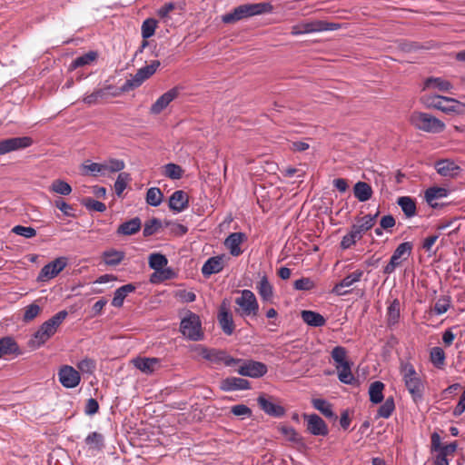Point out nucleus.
<instances>
[{
  "label": "nucleus",
  "mask_w": 465,
  "mask_h": 465,
  "mask_svg": "<svg viewBox=\"0 0 465 465\" xmlns=\"http://www.w3.org/2000/svg\"><path fill=\"white\" fill-rule=\"evenodd\" d=\"M67 315V311L63 310L42 323L29 340V346L37 349L44 345L56 332L57 328L62 324Z\"/></svg>",
  "instance_id": "obj_1"
},
{
  "label": "nucleus",
  "mask_w": 465,
  "mask_h": 465,
  "mask_svg": "<svg viewBox=\"0 0 465 465\" xmlns=\"http://www.w3.org/2000/svg\"><path fill=\"white\" fill-rule=\"evenodd\" d=\"M272 8V6L269 3L241 5L235 7L232 12L223 15L222 21L224 24L232 25L242 19L270 12Z\"/></svg>",
  "instance_id": "obj_2"
},
{
  "label": "nucleus",
  "mask_w": 465,
  "mask_h": 465,
  "mask_svg": "<svg viewBox=\"0 0 465 465\" xmlns=\"http://www.w3.org/2000/svg\"><path fill=\"white\" fill-rule=\"evenodd\" d=\"M179 331L188 341H200L204 339L200 316L191 311H187L182 318Z\"/></svg>",
  "instance_id": "obj_3"
},
{
  "label": "nucleus",
  "mask_w": 465,
  "mask_h": 465,
  "mask_svg": "<svg viewBox=\"0 0 465 465\" xmlns=\"http://www.w3.org/2000/svg\"><path fill=\"white\" fill-rule=\"evenodd\" d=\"M192 350L197 351L204 360L215 364L232 367L242 361V359L233 358L224 350L208 348L203 344H194L192 346Z\"/></svg>",
  "instance_id": "obj_4"
},
{
  "label": "nucleus",
  "mask_w": 465,
  "mask_h": 465,
  "mask_svg": "<svg viewBox=\"0 0 465 465\" xmlns=\"http://www.w3.org/2000/svg\"><path fill=\"white\" fill-rule=\"evenodd\" d=\"M331 355L338 370L339 381L344 384H352L355 378L351 372V363L347 360V350L342 346H336Z\"/></svg>",
  "instance_id": "obj_5"
},
{
  "label": "nucleus",
  "mask_w": 465,
  "mask_h": 465,
  "mask_svg": "<svg viewBox=\"0 0 465 465\" xmlns=\"http://www.w3.org/2000/svg\"><path fill=\"white\" fill-rule=\"evenodd\" d=\"M410 122L415 128L427 133L438 134L445 129L442 121L423 112H413L410 116Z\"/></svg>",
  "instance_id": "obj_6"
},
{
  "label": "nucleus",
  "mask_w": 465,
  "mask_h": 465,
  "mask_svg": "<svg viewBox=\"0 0 465 465\" xmlns=\"http://www.w3.org/2000/svg\"><path fill=\"white\" fill-rule=\"evenodd\" d=\"M235 303L239 306L236 312L242 318L255 317L259 312V303L254 293L248 289L241 291V296L235 299Z\"/></svg>",
  "instance_id": "obj_7"
},
{
  "label": "nucleus",
  "mask_w": 465,
  "mask_h": 465,
  "mask_svg": "<svg viewBox=\"0 0 465 465\" xmlns=\"http://www.w3.org/2000/svg\"><path fill=\"white\" fill-rule=\"evenodd\" d=\"M160 65V61L153 60L150 64H146L140 68L134 75L124 82L123 84V90L129 92L138 88L144 81L149 79L156 72Z\"/></svg>",
  "instance_id": "obj_8"
},
{
  "label": "nucleus",
  "mask_w": 465,
  "mask_h": 465,
  "mask_svg": "<svg viewBox=\"0 0 465 465\" xmlns=\"http://www.w3.org/2000/svg\"><path fill=\"white\" fill-rule=\"evenodd\" d=\"M412 249L413 244L411 242H404L399 244L394 250L390 262L384 266L383 273L387 275L391 274L401 265V259L407 260L411 256Z\"/></svg>",
  "instance_id": "obj_9"
},
{
  "label": "nucleus",
  "mask_w": 465,
  "mask_h": 465,
  "mask_svg": "<svg viewBox=\"0 0 465 465\" xmlns=\"http://www.w3.org/2000/svg\"><path fill=\"white\" fill-rule=\"evenodd\" d=\"M126 92L127 91L123 90V85L121 87H117L113 84H108L103 88L94 90L90 94H86L83 101L84 104L92 105L98 103L99 100L107 99L109 97H117L121 94Z\"/></svg>",
  "instance_id": "obj_10"
},
{
  "label": "nucleus",
  "mask_w": 465,
  "mask_h": 465,
  "mask_svg": "<svg viewBox=\"0 0 465 465\" xmlns=\"http://www.w3.org/2000/svg\"><path fill=\"white\" fill-rule=\"evenodd\" d=\"M239 364L238 374L245 377L258 379L264 376L268 371L265 363L254 360H243Z\"/></svg>",
  "instance_id": "obj_11"
},
{
  "label": "nucleus",
  "mask_w": 465,
  "mask_h": 465,
  "mask_svg": "<svg viewBox=\"0 0 465 465\" xmlns=\"http://www.w3.org/2000/svg\"><path fill=\"white\" fill-rule=\"evenodd\" d=\"M67 258L61 256L45 264L40 271L37 280L45 282L56 277L67 265Z\"/></svg>",
  "instance_id": "obj_12"
},
{
  "label": "nucleus",
  "mask_w": 465,
  "mask_h": 465,
  "mask_svg": "<svg viewBox=\"0 0 465 465\" xmlns=\"http://www.w3.org/2000/svg\"><path fill=\"white\" fill-rule=\"evenodd\" d=\"M34 143L30 136L11 137L0 140V155L8 153L23 150L30 147Z\"/></svg>",
  "instance_id": "obj_13"
},
{
  "label": "nucleus",
  "mask_w": 465,
  "mask_h": 465,
  "mask_svg": "<svg viewBox=\"0 0 465 465\" xmlns=\"http://www.w3.org/2000/svg\"><path fill=\"white\" fill-rule=\"evenodd\" d=\"M306 420V429L313 436H327L329 433L328 426L318 414H303Z\"/></svg>",
  "instance_id": "obj_14"
},
{
  "label": "nucleus",
  "mask_w": 465,
  "mask_h": 465,
  "mask_svg": "<svg viewBox=\"0 0 465 465\" xmlns=\"http://www.w3.org/2000/svg\"><path fill=\"white\" fill-rule=\"evenodd\" d=\"M58 379L64 388L73 389L80 383L81 376L74 367L64 365L58 371Z\"/></svg>",
  "instance_id": "obj_15"
},
{
  "label": "nucleus",
  "mask_w": 465,
  "mask_h": 465,
  "mask_svg": "<svg viewBox=\"0 0 465 465\" xmlns=\"http://www.w3.org/2000/svg\"><path fill=\"white\" fill-rule=\"evenodd\" d=\"M403 381L412 401L415 403L420 402L423 400L425 385L420 375L414 378L406 379Z\"/></svg>",
  "instance_id": "obj_16"
},
{
  "label": "nucleus",
  "mask_w": 465,
  "mask_h": 465,
  "mask_svg": "<svg viewBox=\"0 0 465 465\" xmlns=\"http://www.w3.org/2000/svg\"><path fill=\"white\" fill-rule=\"evenodd\" d=\"M247 240L244 232H237L230 233L224 240V246L229 250L230 254L233 257L240 256L243 251L241 244Z\"/></svg>",
  "instance_id": "obj_17"
},
{
  "label": "nucleus",
  "mask_w": 465,
  "mask_h": 465,
  "mask_svg": "<svg viewBox=\"0 0 465 465\" xmlns=\"http://www.w3.org/2000/svg\"><path fill=\"white\" fill-rule=\"evenodd\" d=\"M257 402L261 410L267 415L274 418H282L285 414V409L277 402L272 401L271 399L266 398L264 395H260L257 398Z\"/></svg>",
  "instance_id": "obj_18"
},
{
  "label": "nucleus",
  "mask_w": 465,
  "mask_h": 465,
  "mask_svg": "<svg viewBox=\"0 0 465 465\" xmlns=\"http://www.w3.org/2000/svg\"><path fill=\"white\" fill-rule=\"evenodd\" d=\"M251 389L248 380L239 377H227L220 382V390L223 391H247Z\"/></svg>",
  "instance_id": "obj_19"
},
{
  "label": "nucleus",
  "mask_w": 465,
  "mask_h": 465,
  "mask_svg": "<svg viewBox=\"0 0 465 465\" xmlns=\"http://www.w3.org/2000/svg\"><path fill=\"white\" fill-rule=\"evenodd\" d=\"M178 87H173L165 92L152 104L150 108L151 114H159L162 113L169 105V104L178 96Z\"/></svg>",
  "instance_id": "obj_20"
},
{
  "label": "nucleus",
  "mask_w": 465,
  "mask_h": 465,
  "mask_svg": "<svg viewBox=\"0 0 465 465\" xmlns=\"http://www.w3.org/2000/svg\"><path fill=\"white\" fill-rule=\"evenodd\" d=\"M363 273L364 272L362 270H356L353 272L348 274L341 282L334 285L332 292L339 296L348 294L350 292L343 291V288L351 287L355 282H360Z\"/></svg>",
  "instance_id": "obj_21"
},
{
  "label": "nucleus",
  "mask_w": 465,
  "mask_h": 465,
  "mask_svg": "<svg viewBox=\"0 0 465 465\" xmlns=\"http://www.w3.org/2000/svg\"><path fill=\"white\" fill-rule=\"evenodd\" d=\"M168 206L176 213H182L189 206V196L185 192L177 190L170 196Z\"/></svg>",
  "instance_id": "obj_22"
},
{
  "label": "nucleus",
  "mask_w": 465,
  "mask_h": 465,
  "mask_svg": "<svg viewBox=\"0 0 465 465\" xmlns=\"http://www.w3.org/2000/svg\"><path fill=\"white\" fill-rule=\"evenodd\" d=\"M463 107V104L456 99L442 95L436 109L444 114H451L462 113Z\"/></svg>",
  "instance_id": "obj_23"
},
{
  "label": "nucleus",
  "mask_w": 465,
  "mask_h": 465,
  "mask_svg": "<svg viewBox=\"0 0 465 465\" xmlns=\"http://www.w3.org/2000/svg\"><path fill=\"white\" fill-rule=\"evenodd\" d=\"M223 256L210 257L202 267V274L204 277H209L212 274L219 273L223 270Z\"/></svg>",
  "instance_id": "obj_24"
},
{
  "label": "nucleus",
  "mask_w": 465,
  "mask_h": 465,
  "mask_svg": "<svg viewBox=\"0 0 465 465\" xmlns=\"http://www.w3.org/2000/svg\"><path fill=\"white\" fill-rule=\"evenodd\" d=\"M20 350L15 340L11 336H5L0 338V359L5 355H21Z\"/></svg>",
  "instance_id": "obj_25"
},
{
  "label": "nucleus",
  "mask_w": 465,
  "mask_h": 465,
  "mask_svg": "<svg viewBox=\"0 0 465 465\" xmlns=\"http://www.w3.org/2000/svg\"><path fill=\"white\" fill-rule=\"evenodd\" d=\"M218 322L223 331L226 335H232L234 331V322L232 313L225 306H221L218 314Z\"/></svg>",
  "instance_id": "obj_26"
},
{
  "label": "nucleus",
  "mask_w": 465,
  "mask_h": 465,
  "mask_svg": "<svg viewBox=\"0 0 465 465\" xmlns=\"http://www.w3.org/2000/svg\"><path fill=\"white\" fill-rule=\"evenodd\" d=\"M378 214H379V212H377L373 215L367 214L361 218H359L357 220V223L355 224L351 225V228L362 238V236L365 234V232H368L369 230H371L374 226Z\"/></svg>",
  "instance_id": "obj_27"
},
{
  "label": "nucleus",
  "mask_w": 465,
  "mask_h": 465,
  "mask_svg": "<svg viewBox=\"0 0 465 465\" xmlns=\"http://www.w3.org/2000/svg\"><path fill=\"white\" fill-rule=\"evenodd\" d=\"M256 290L264 302H272L274 296L273 287L270 283L266 274L261 277L260 282L256 284Z\"/></svg>",
  "instance_id": "obj_28"
},
{
  "label": "nucleus",
  "mask_w": 465,
  "mask_h": 465,
  "mask_svg": "<svg viewBox=\"0 0 465 465\" xmlns=\"http://www.w3.org/2000/svg\"><path fill=\"white\" fill-rule=\"evenodd\" d=\"M449 195V190L443 187H430L425 191V200L428 204L436 209L439 207L437 203H434L437 199L445 198Z\"/></svg>",
  "instance_id": "obj_29"
},
{
  "label": "nucleus",
  "mask_w": 465,
  "mask_h": 465,
  "mask_svg": "<svg viewBox=\"0 0 465 465\" xmlns=\"http://www.w3.org/2000/svg\"><path fill=\"white\" fill-rule=\"evenodd\" d=\"M135 289H136V287L133 283H128V284H125V285H123V286L117 288L114 291L111 304L115 308H121L124 304V299L126 298V296L129 293L134 292L135 291Z\"/></svg>",
  "instance_id": "obj_30"
},
{
  "label": "nucleus",
  "mask_w": 465,
  "mask_h": 465,
  "mask_svg": "<svg viewBox=\"0 0 465 465\" xmlns=\"http://www.w3.org/2000/svg\"><path fill=\"white\" fill-rule=\"evenodd\" d=\"M98 58V53L96 51H89L88 53L77 56L69 64V71H74L77 68L84 67L86 65H90Z\"/></svg>",
  "instance_id": "obj_31"
},
{
  "label": "nucleus",
  "mask_w": 465,
  "mask_h": 465,
  "mask_svg": "<svg viewBox=\"0 0 465 465\" xmlns=\"http://www.w3.org/2000/svg\"><path fill=\"white\" fill-rule=\"evenodd\" d=\"M142 221L139 217L132 218L121 223L116 231L121 235H133L141 230Z\"/></svg>",
  "instance_id": "obj_32"
},
{
  "label": "nucleus",
  "mask_w": 465,
  "mask_h": 465,
  "mask_svg": "<svg viewBox=\"0 0 465 465\" xmlns=\"http://www.w3.org/2000/svg\"><path fill=\"white\" fill-rule=\"evenodd\" d=\"M452 87L449 81H446L440 77H429L425 79L423 83L422 90L435 89L440 92H447Z\"/></svg>",
  "instance_id": "obj_33"
},
{
  "label": "nucleus",
  "mask_w": 465,
  "mask_h": 465,
  "mask_svg": "<svg viewBox=\"0 0 465 465\" xmlns=\"http://www.w3.org/2000/svg\"><path fill=\"white\" fill-rule=\"evenodd\" d=\"M397 204L401 207L407 218L416 215V200L411 196H401L397 199Z\"/></svg>",
  "instance_id": "obj_34"
},
{
  "label": "nucleus",
  "mask_w": 465,
  "mask_h": 465,
  "mask_svg": "<svg viewBox=\"0 0 465 465\" xmlns=\"http://www.w3.org/2000/svg\"><path fill=\"white\" fill-rule=\"evenodd\" d=\"M134 366L141 371L150 374L153 373L160 364L158 358H137L134 361Z\"/></svg>",
  "instance_id": "obj_35"
},
{
  "label": "nucleus",
  "mask_w": 465,
  "mask_h": 465,
  "mask_svg": "<svg viewBox=\"0 0 465 465\" xmlns=\"http://www.w3.org/2000/svg\"><path fill=\"white\" fill-rule=\"evenodd\" d=\"M84 443L88 446L89 450L100 452L104 448V437L102 433L93 431L84 439Z\"/></svg>",
  "instance_id": "obj_36"
},
{
  "label": "nucleus",
  "mask_w": 465,
  "mask_h": 465,
  "mask_svg": "<svg viewBox=\"0 0 465 465\" xmlns=\"http://www.w3.org/2000/svg\"><path fill=\"white\" fill-rule=\"evenodd\" d=\"M302 319L312 327H322L326 323V319L321 313L310 310L302 312Z\"/></svg>",
  "instance_id": "obj_37"
},
{
  "label": "nucleus",
  "mask_w": 465,
  "mask_h": 465,
  "mask_svg": "<svg viewBox=\"0 0 465 465\" xmlns=\"http://www.w3.org/2000/svg\"><path fill=\"white\" fill-rule=\"evenodd\" d=\"M312 404L313 408L319 411L326 418L331 419L333 420L338 419V416L332 410V405L326 400L322 398L313 399Z\"/></svg>",
  "instance_id": "obj_38"
},
{
  "label": "nucleus",
  "mask_w": 465,
  "mask_h": 465,
  "mask_svg": "<svg viewBox=\"0 0 465 465\" xmlns=\"http://www.w3.org/2000/svg\"><path fill=\"white\" fill-rule=\"evenodd\" d=\"M353 193L360 202L363 203L371 198L373 192L369 183L359 181L353 186Z\"/></svg>",
  "instance_id": "obj_39"
},
{
  "label": "nucleus",
  "mask_w": 465,
  "mask_h": 465,
  "mask_svg": "<svg viewBox=\"0 0 465 465\" xmlns=\"http://www.w3.org/2000/svg\"><path fill=\"white\" fill-rule=\"evenodd\" d=\"M437 173L441 176L452 177L457 173L460 169L452 161L450 160H440L435 163Z\"/></svg>",
  "instance_id": "obj_40"
},
{
  "label": "nucleus",
  "mask_w": 465,
  "mask_h": 465,
  "mask_svg": "<svg viewBox=\"0 0 465 465\" xmlns=\"http://www.w3.org/2000/svg\"><path fill=\"white\" fill-rule=\"evenodd\" d=\"M180 14V9L174 3H166L157 11L158 16L166 24V26H171L172 25L168 24V21L173 19L174 15Z\"/></svg>",
  "instance_id": "obj_41"
},
{
  "label": "nucleus",
  "mask_w": 465,
  "mask_h": 465,
  "mask_svg": "<svg viewBox=\"0 0 465 465\" xmlns=\"http://www.w3.org/2000/svg\"><path fill=\"white\" fill-rule=\"evenodd\" d=\"M387 323L388 326H394L399 322L401 317V302L398 299H394L387 308Z\"/></svg>",
  "instance_id": "obj_42"
},
{
  "label": "nucleus",
  "mask_w": 465,
  "mask_h": 465,
  "mask_svg": "<svg viewBox=\"0 0 465 465\" xmlns=\"http://www.w3.org/2000/svg\"><path fill=\"white\" fill-rule=\"evenodd\" d=\"M125 257V254L122 251L114 249H109L103 252V260L108 266H116L120 264Z\"/></svg>",
  "instance_id": "obj_43"
},
{
  "label": "nucleus",
  "mask_w": 465,
  "mask_h": 465,
  "mask_svg": "<svg viewBox=\"0 0 465 465\" xmlns=\"http://www.w3.org/2000/svg\"><path fill=\"white\" fill-rule=\"evenodd\" d=\"M384 383L377 381L372 382L370 385L369 388V395H370V401L373 404H379L382 402L384 396H383V390H384Z\"/></svg>",
  "instance_id": "obj_44"
},
{
  "label": "nucleus",
  "mask_w": 465,
  "mask_h": 465,
  "mask_svg": "<svg viewBox=\"0 0 465 465\" xmlns=\"http://www.w3.org/2000/svg\"><path fill=\"white\" fill-rule=\"evenodd\" d=\"M168 259L160 252H153L149 255L148 264L152 270L159 272L167 265Z\"/></svg>",
  "instance_id": "obj_45"
},
{
  "label": "nucleus",
  "mask_w": 465,
  "mask_h": 465,
  "mask_svg": "<svg viewBox=\"0 0 465 465\" xmlns=\"http://www.w3.org/2000/svg\"><path fill=\"white\" fill-rule=\"evenodd\" d=\"M395 410V402L393 397H388L377 411V418L388 419L391 416Z\"/></svg>",
  "instance_id": "obj_46"
},
{
  "label": "nucleus",
  "mask_w": 465,
  "mask_h": 465,
  "mask_svg": "<svg viewBox=\"0 0 465 465\" xmlns=\"http://www.w3.org/2000/svg\"><path fill=\"white\" fill-rule=\"evenodd\" d=\"M164 225L162 221L158 218H152L146 221L143 224V235L149 237L156 233L162 226Z\"/></svg>",
  "instance_id": "obj_47"
},
{
  "label": "nucleus",
  "mask_w": 465,
  "mask_h": 465,
  "mask_svg": "<svg viewBox=\"0 0 465 465\" xmlns=\"http://www.w3.org/2000/svg\"><path fill=\"white\" fill-rule=\"evenodd\" d=\"M430 359L434 367L442 369L445 364V352L440 347H433L430 350Z\"/></svg>",
  "instance_id": "obj_48"
},
{
  "label": "nucleus",
  "mask_w": 465,
  "mask_h": 465,
  "mask_svg": "<svg viewBox=\"0 0 465 465\" xmlns=\"http://www.w3.org/2000/svg\"><path fill=\"white\" fill-rule=\"evenodd\" d=\"M163 194L157 187H151L146 193V203L153 207H157L163 202Z\"/></svg>",
  "instance_id": "obj_49"
},
{
  "label": "nucleus",
  "mask_w": 465,
  "mask_h": 465,
  "mask_svg": "<svg viewBox=\"0 0 465 465\" xmlns=\"http://www.w3.org/2000/svg\"><path fill=\"white\" fill-rule=\"evenodd\" d=\"M132 180L130 173L122 172L118 174L114 183V191L117 196H121L126 189L129 182Z\"/></svg>",
  "instance_id": "obj_50"
},
{
  "label": "nucleus",
  "mask_w": 465,
  "mask_h": 465,
  "mask_svg": "<svg viewBox=\"0 0 465 465\" xmlns=\"http://www.w3.org/2000/svg\"><path fill=\"white\" fill-rule=\"evenodd\" d=\"M183 168L173 163H166L164 165V175L173 180H179L183 177Z\"/></svg>",
  "instance_id": "obj_51"
},
{
  "label": "nucleus",
  "mask_w": 465,
  "mask_h": 465,
  "mask_svg": "<svg viewBox=\"0 0 465 465\" xmlns=\"http://www.w3.org/2000/svg\"><path fill=\"white\" fill-rule=\"evenodd\" d=\"M341 25L335 23H328L322 20H315L303 25V29H341Z\"/></svg>",
  "instance_id": "obj_52"
},
{
  "label": "nucleus",
  "mask_w": 465,
  "mask_h": 465,
  "mask_svg": "<svg viewBox=\"0 0 465 465\" xmlns=\"http://www.w3.org/2000/svg\"><path fill=\"white\" fill-rule=\"evenodd\" d=\"M361 239V235H359L351 227L350 232L345 234L341 241V248L342 250L350 249L352 245H354L358 241Z\"/></svg>",
  "instance_id": "obj_53"
},
{
  "label": "nucleus",
  "mask_w": 465,
  "mask_h": 465,
  "mask_svg": "<svg viewBox=\"0 0 465 465\" xmlns=\"http://www.w3.org/2000/svg\"><path fill=\"white\" fill-rule=\"evenodd\" d=\"M51 190L61 195H68L72 192V187L65 181L58 179L52 183Z\"/></svg>",
  "instance_id": "obj_54"
},
{
  "label": "nucleus",
  "mask_w": 465,
  "mask_h": 465,
  "mask_svg": "<svg viewBox=\"0 0 465 465\" xmlns=\"http://www.w3.org/2000/svg\"><path fill=\"white\" fill-rule=\"evenodd\" d=\"M281 433L286 437V439L292 443H302V436L295 430L294 428L290 426H282L280 428Z\"/></svg>",
  "instance_id": "obj_55"
},
{
  "label": "nucleus",
  "mask_w": 465,
  "mask_h": 465,
  "mask_svg": "<svg viewBox=\"0 0 465 465\" xmlns=\"http://www.w3.org/2000/svg\"><path fill=\"white\" fill-rule=\"evenodd\" d=\"M442 95L435 94H426L420 96V103L426 108L436 109L439 102H440V98Z\"/></svg>",
  "instance_id": "obj_56"
},
{
  "label": "nucleus",
  "mask_w": 465,
  "mask_h": 465,
  "mask_svg": "<svg viewBox=\"0 0 465 465\" xmlns=\"http://www.w3.org/2000/svg\"><path fill=\"white\" fill-rule=\"evenodd\" d=\"M83 204L89 211H95L98 213H103L106 210V205L97 200H94L92 197H86L83 200Z\"/></svg>",
  "instance_id": "obj_57"
},
{
  "label": "nucleus",
  "mask_w": 465,
  "mask_h": 465,
  "mask_svg": "<svg viewBox=\"0 0 465 465\" xmlns=\"http://www.w3.org/2000/svg\"><path fill=\"white\" fill-rule=\"evenodd\" d=\"M450 297L448 295L440 297L434 305V312L437 315L445 313L450 306Z\"/></svg>",
  "instance_id": "obj_58"
},
{
  "label": "nucleus",
  "mask_w": 465,
  "mask_h": 465,
  "mask_svg": "<svg viewBox=\"0 0 465 465\" xmlns=\"http://www.w3.org/2000/svg\"><path fill=\"white\" fill-rule=\"evenodd\" d=\"M77 368L83 373L93 374L96 369V362L93 359L84 358L77 363Z\"/></svg>",
  "instance_id": "obj_59"
},
{
  "label": "nucleus",
  "mask_w": 465,
  "mask_h": 465,
  "mask_svg": "<svg viewBox=\"0 0 465 465\" xmlns=\"http://www.w3.org/2000/svg\"><path fill=\"white\" fill-rule=\"evenodd\" d=\"M11 231L16 235L23 236L26 239L33 238L36 235L35 229L30 226L26 227L23 225H15L12 228Z\"/></svg>",
  "instance_id": "obj_60"
},
{
  "label": "nucleus",
  "mask_w": 465,
  "mask_h": 465,
  "mask_svg": "<svg viewBox=\"0 0 465 465\" xmlns=\"http://www.w3.org/2000/svg\"><path fill=\"white\" fill-rule=\"evenodd\" d=\"M164 226L170 227L171 233L174 236H183L188 232L185 225L171 221H164Z\"/></svg>",
  "instance_id": "obj_61"
},
{
  "label": "nucleus",
  "mask_w": 465,
  "mask_h": 465,
  "mask_svg": "<svg viewBox=\"0 0 465 465\" xmlns=\"http://www.w3.org/2000/svg\"><path fill=\"white\" fill-rule=\"evenodd\" d=\"M41 308L39 305L35 303H31L30 305L25 308V312L23 316V320L25 322L33 321L37 315L40 313Z\"/></svg>",
  "instance_id": "obj_62"
},
{
  "label": "nucleus",
  "mask_w": 465,
  "mask_h": 465,
  "mask_svg": "<svg viewBox=\"0 0 465 465\" xmlns=\"http://www.w3.org/2000/svg\"><path fill=\"white\" fill-rule=\"evenodd\" d=\"M54 206L59 209L64 215L68 217H74L75 214L74 213V207L64 202L62 198H58L54 203Z\"/></svg>",
  "instance_id": "obj_63"
},
{
  "label": "nucleus",
  "mask_w": 465,
  "mask_h": 465,
  "mask_svg": "<svg viewBox=\"0 0 465 465\" xmlns=\"http://www.w3.org/2000/svg\"><path fill=\"white\" fill-rule=\"evenodd\" d=\"M314 286L313 281L306 277L300 278L293 283L294 289L298 291H311Z\"/></svg>",
  "instance_id": "obj_64"
}]
</instances>
